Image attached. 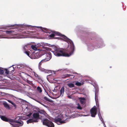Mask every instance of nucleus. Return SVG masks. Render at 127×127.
Returning a JSON list of instances; mask_svg holds the SVG:
<instances>
[{
	"instance_id": "0eeeda50",
	"label": "nucleus",
	"mask_w": 127,
	"mask_h": 127,
	"mask_svg": "<svg viewBox=\"0 0 127 127\" xmlns=\"http://www.w3.org/2000/svg\"><path fill=\"white\" fill-rule=\"evenodd\" d=\"M0 117L1 120L5 122H13L14 121L13 120L8 119L4 116H0Z\"/></svg>"
},
{
	"instance_id": "6ab92c4d",
	"label": "nucleus",
	"mask_w": 127,
	"mask_h": 127,
	"mask_svg": "<svg viewBox=\"0 0 127 127\" xmlns=\"http://www.w3.org/2000/svg\"><path fill=\"white\" fill-rule=\"evenodd\" d=\"M9 102L11 103V104H12L14 106H15V104L12 102L11 101L9 100H7Z\"/></svg>"
},
{
	"instance_id": "dca6fc26",
	"label": "nucleus",
	"mask_w": 127,
	"mask_h": 127,
	"mask_svg": "<svg viewBox=\"0 0 127 127\" xmlns=\"http://www.w3.org/2000/svg\"><path fill=\"white\" fill-rule=\"evenodd\" d=\"M31 47L34 50H36L37 49V47L36 46V45H32L31 46Z\"/></svg>"
},
{
	"instance_id": "c756f323",
	"label": "nucleus",
	"mask_w": 127,
	"mask_h": 127,
	"mask_svg": "<svg viewBox=\"0 0 127 127\" xmlns=\"http://www.w3.org/2000/svg\"><path fill=\"white\" fill-rule=\"evenodd\" d=\"M104 126L105 127H106L105 124H104Z\"/></svg>"
},
{
	"instance_id": "c85d7f7f",
	"label": "nucleus",
	"mask_w": 127,
	"mask_h": 127,
	"mask_svg": "<svg viewBox=\"0 0 127 127\" xmlns=\"http://www.w3.org/2000/svg\"><path fill=\"white\" fill-rule=\"evenodd\" d=\"M38 54V53H37L36 54H35V55H37Z\"/></svg>"
},
{
	"instance_id": "9d476101",
	"label": "nucleus",
	"mask_w": 127,
	"mask_h": 127,
	"mask_svg": "<svg viewBox=\"0 0 127 127\" xmlns=\"http://www.w3.org/2000/svg\"><path fill=\"white\" fill-rule=\"evenodd\" d=\"M46 44L44 42L38 43L36 44V46L37 47H39L41 46H44L46 45Z\"/></svg>"
},
{
	"instance_id": "2f4dec72",
	"label": "nucleus",
	"mask_w": 127,
	"mask_h": 127,
	"mask_svg": "<svg viewBox=\"0 0 127 127\" xmlns=\"http://www.w3.org/2000/svg\"><path fill=\"white\" fill-rule=\"evenodd\" d=\"M68 97H70V96H68Z\"/></svg>"
},
{
	"instance_id": "ddd939ff",
	"label": "nucleus",
	"mask_w": 127,
	"mask_h": 127,
	"mask_svg": "<svg viewBox=\"0 0 127 127\" xmlns=\"http://www.w3.org/2000/svg\"><path fill=\"white\" fill-rule=\"evenodd\" d=\"M67 85L70 88L73 87L74 86V84H73L72 83L68 84H67Z\"/></svg>"
},
{
	"instance_id": "423d86ee",
	"label": "nucleus",
	"mask_w": 127,
	"mask_h": 127,
	"mask_svg": "<svg viewBox=\"0 0 127 127\" xmlns=\"http://www.w3.org/2000/svg\"><path fill=\"white\" fill-rule=\"evenodd\" d=\"M54 122L58 125H59L61 124L65 123V121H62L61 119L58 118H56L55 119Z\"/></svg>"
},
{
	"instance_id": "f8f14e48",
	"label": "nucleus",
	"mask_w": 127,
	"mask_h": 127,
	"mask_svg": "<svg viewBox=\"0 0 127 127\" xmlns=\"http://www.w3.org/2000/svg\"><path fill=\"white\" fill-rule=\"evenodd\" d=\"M3 105L4 106L8 109H9L10 107L8 105L7 103L5 102H4L3 103Z\"/></svg>"
},
{
	"instance_id": "5701e85b",
	"label": "nucleus",
	"mask_w": 127,
	"mask_h": 127,
	"mask_svg": "<svg viewBox=\"0 0 127 127\" xmlns=\"http://www.w3.org/2000/svg\"><path fill=\"white\" fill-rule=\"evenodd\" d=\"M3 71L0 68V74H3Z\"/></svg>"
},
{
	"instance_id": "6e6552de",
	"label": "nucleus",
	"mask_w": 127,
	"mask_h": 127,
	"mask_svg": "<svg viewBox=\"0 0 127 127\" xmlns=\"http://www.w3.org/2000/svg\"><path fill=\"white\" fill-rule=\"evenodd\" d=\"M39 116V114L38 113H36L33 114V119L34 120H36L37 121V119H38Z\"/></svg>"
},
{
	"instance_id": "7c9ffc66",
	"label": "nucleus",
	"mask_w": 127,
	"mask_h": 127,
	"mask_svg": "<svg viewBox=\"0 0 127 127\" xmlns=\"http://www.w3.org/2000/svg\"><path fill=\"white\" fill-rule=\"evenodd\" d=\"M39 57H36V58H39Z\"/></svg>"
},
{
	"instance_id": "393cba45",
	"label": "nucleus",
	"mask_w": 127,
	"mask_h": 127,
	"mask_svg": "<svg viewBox=\"0 0 127 127\" xmlns=\"http://www.w3.org/2000/svg\"><path fill=\"white\" fill-rule=\"evenodd\" d=\"M36 27L37 28H39L40 29H42V28L41 27Z\"/></svg>"
},
{
	"instance_id": "cd10ccee",
	"label": "nucleus",
	"mask_w": 127,
	"mask_h": 127,
	"mask_svg": "<svg viewBox=\"0 0 127 127\" xmlns=\"http://www.w3.org/2000/svg\"><path fill=\"white\" fill-rule=\"evenodd\" d=\"M44 98H45V99L46 100H47L46 99V97H44Z\"/></svg>"
},
{
	"instance_id": "bb28decb",
	"label": "nucleus",
	"mask_w": 127,
	"mask_h": 127,
	"mask_svg": "<svg viewBox=\"0 0 127 127\" xmlns=\"http://www.w3.org/2000/svg\"><path fill=\"white\" fill-rule=\"evenodd\" d=\"M98 115L99 116V118H100V113H98Z\"/></svg>"
},
{
	"instance_id": "f257e3e1",
	"label": "nucleus",
	"mask_w": 127,
	"mask_h": 127,
	"mask_svg": "<svg viewBox=\"0 0 127 127\" xmlns=\"http://www.w3.org/2000/svg\"><path fill=\"white\" fill-rule=\"evenodd\" d=\"M56 35H59L62 37L64 39V40L66 41L68 44V47L70 49L68 52H65L62 48H56L53 52L54 55L56 56L59 57L64 56L65 57H69L73 53L74 49V46L72 41L70 39L68 38L65 36L61 34L60 32L53 31V33L50 35V36L53 37Z\"/></svg>"
},
{
	"instance_id": "9b49d317",
	"label": "nucleus",
	"mask_w": 127,
	"mask_h": 127,
	"mask_svg": "<svg viewBox=\"0 0 127 127\" xmlns=\"http://www.w3.org/2000/svg\"><path fill=\"white\" fill-rule=\"evenodd\" d=\"M81 104H83L85 102V99L83 97H80L79 98Z\"/></svg>"
},
{
	"instance_id": "412c9836",
	"label": "nucleus",
	"mask_w": 127,
	"mask_h": 127,
	"mask_svg": "<svg viewBox=\"0 0 127 127\" xmlns=\"http://www.w3.org/2000/svg\"><path fill=\"white\" fill-rule=\"evenodd\" d=\"M77 108L80 109H82L81 107L80 106L79 104H77Z\"/></svg>"
},
{
	"instance_id": "f3484780",
	"label": "nucleus",
	"mask_w": 127,
	"mask_h": 127,
	"mask_svg": "<svg viewBox=\"0 0 127 127\" xmlns=\"http://www.w3.org/2000/svg\"><path fill=\"white\" fill-rule=\"evenodd\" d=\"M6 32L7 34H10L12 33H13L14 32L12 30L6 31Z\"/></svg>"
},
{
	"instance_id": "20e7f679",
	"label": "nucleus",
	"mask_w": 127,
	"mask_h": 127,
	"mask_svg": "<svg viewBox=\"0 0 127 127\" xmlns=\"http://www.w3.org/2000/svg\"><path fill=\"white\" fill-rule=\"evenodd\" d=\"M43 57L44 58V59L42 60L40 62V64L41 63L43 62L44 61H46L49 60L51 57V55L49 54H45Z\"/></svg>"
},
{
	"instance_id": "a211bd4d",
	"label": "nucleus",
	"mask_w": 127,
	"mask_h": 127,
	"mask_svg": "<svg viewBox=\"0 0 127 127\" xmlns=\"http://www.w3.org/2000/svg\"><path fill=\"white\" fill-rule=\"evenodd\" d=\"M37 89L38 91L41 93L42 92V91L40 88L39 87H38L37 88Z\"/></svg>"
},
{
	"instance_id": "b1692460",
	"label": "nucleus",
	"mask_w": 127,
	"mask_h": 127,
	"mask_svg": "<svg viewBox=\"0 0 127 127\" xmlns=\"http://www.w3.org/2000/svg\"><path fill=\"white\" fill-rule=\"evenodd\" d=\"M32 114V113H30L29 115H27V116L29 117Z\"/></svg>"
},
{
	"instance_id": "2eb2a0df",
	"label": "nucleus",
	"mask_w": 127,
	"mask_h": 127,
	"mask_svg": "<svg viewBox=\"0 0 127 127\" xmlns=\"http://www.w3.org/2000/svg\"><path fill=\"white\" fill-rule=\"evenodd\" d=\"M64 92V88L63 87L61 88V90H60V92L61 93V95H63Z\"/></svg>"
},
{
	"instance_id": "aec40b11",
	"label": "nucleus",
	"mask_w": 127,
	"mask_h": 127,
	"mask_svg": "<svg viewBox=\"0 0 127 127\" xmlns=\"http://www.w3.org/2000/svg\"><path fill=\"white\" fill-rule=\"evenodd\" d=\"M25 53L29 57H30V52L29 51H26Z\"/></svg>"
},
{
	"instance_id": "f03ea898",
	"label": "nucleus",
	"mask_w": 127,
	"mask_h": 127,
	"mask_svg": "<svg viewBox=\"0 0 127 127\" xmlns=\"http://www.w3.org/2000/svg\"><path fill=\"white\" fill-rule=\"evenodd\" d=\"M21 118L20 116L17 117L16 118L15 122L11 124L12 127H19L23 125V122L21 121Z\"/></svg>"
},
{
	"instance_id": "1a4fd4ad",
	"label": "nucleus",
	"mask_w": 127,
	"mask_h": 127,
	"mask_svg": "<svg viewBox=\"0 0 127 127\" xmlns=\"http://www.w3.org/2000/svg\"><path fill=\"white\" fill-rule=\"evenodd\" d=\"M37 122V121L36 120H34V119H30L27 121V124H28L29 123H31L34 122Z\"/></svg>"
},
{
	"instance_id": "4468645a",
	"label": "nucleus",
	"mask_w": 127,
	"mask_h": 127,
	"mask_svg": "<svg viewBox=\"0 0 127 127\" xmlns=\"http://www.w3.org/2000/svg\"><path fill=\"white\" fill-rule=\"evenodd\" d=\"M83 84V82H80L77 81L75 83V84L76 85L79 86H81Z\"/></svg>"
},
{
	"instance_id": "7ed1b4c3",
	"label": "nucleus",
	"mask_w": 127,
	"mask_h": 127,
	"mask_svg": "<svg viewBox=\"0 0 127 127\" xmlns=\"http://www.w3.org/2000/svg\"><path fill=\"white\" fill-rule=\"evenodd\" d=\"M43 125L48 127H54V125L51 121L47 119H45L43 121Z\"/></svg>"
},
{
	"instance_id": "a878e982",
	"label": "nucleus",
	"mask_w": 127,
	"mask_h": 127,
	"mask_svg": "<svg viewBox=\"0 0 127 127\" xmlns=\"http://www.w3.org/2000/svg\"><path fill=\"white\" fill-rule=\"evenodd\" d=\"M41 52H45V51L44 50H41Z\"/></svg>"
},
{
	"instance_id": "4be33fe9",
	"label": "nucleus",
	"mask_w": 127,
	"mask_h": 127,
	"mask_svg": "<svg viewBox=\"0 0 127 127\" xmlns=\"http://www.w3.org/2000/svg\"><path fill=\"white\" fill-rule=\"evenodd\" d=\"M9 70L7 69H5V72L7 74H9Z\"/></svg>"
},
{
	"instance_id": "39448f33",
	"label": "nucleus",
	"mask_w": 127,
	"mask_h": 127,
	"mask_svg": "<svg viewBox=\"0 0 127 127\" xmlns=\"http://www.w3.org/2000/svg\"><path fill=\"white\" fill-rule=\"evenodd\" d=\"M91 113L92 117H95V115L97 113L96 107L95 106H94L91 109Z\"/></svg>"
}]
</instances>
